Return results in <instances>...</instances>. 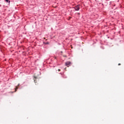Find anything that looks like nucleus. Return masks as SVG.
Returning <instances> with one entry per match:
<instances>
[{
    "instance_id": "nucleus-1",
    "label": "nucleus",
    "mask_w": 124,
    "mask_h": 124,
    "mask_svg": "<svg viewBox=\"0 0 124 124\" xmlns=\"http://www.w3.org/2000/svg\"><path fill=\"white\" fill-rule=\"evenodd\" d=\"M74 9H75L76 11H79L80 10V6L79 5H77L74 7Z\"/></svg>"
},
{
    "instance_id": "nucleus-2",
    "label": "nucleus",
    "mask_w": 124,
    "mask_h": 124,
    "mask_svg": "<svg viewBox=\"0 0 124 124\" xmlns=\"http://www.w3.org/2000/svg\"><path fill=\"white\" fill-rule=\"evenodd\" d=\"M71 64V62H67L65 63V66H67V65H70Z\"/></svg>"
},
{
    "instance_id": "nucleus-3",
    "label": "nucleus",
    "mask_w": 124,
    "mask_h": 124,
    "mask_svg": "<svg viewBox=\"0 0 124 124\" xmlns=\"http://www.w3.org/2000/svg\"><path fill=\"white\" fill-rule=\"evenodd\" d=\"M44 44H45V45H49V42H46V43L44 42Z\"/></svg>"
},
{
    "instance_id": "nucleus-4",
    "label": "nucleus",
    "mask_w": 124,
    "mask_h": 124,
    "mask_svg": "<svg viewBox=\"0 0 124 124\" xmlns=\"http://www.w3.org/2000/svg\"><path fill=\"white\" fill-rule=\"evenodd\" d=\"M17 90H18V87L16 86V88H15V92H16Z\"/></svg>"
},
{
    "instance_id": "nucleus-5",
    "label": "nucleus",
    "mask_w": 124,
    "mask_h": 124,
    "mask_svg": "<svg viewBox=\"0 0 124 124\" xmlns=\"http://www.w3.org/2000/svg\"><path fill=\"white\" fill-rule=\"evenodd\" d=\"M5 1H6V2H10L9 0H5Z\"/></svg>"
},
{
    "instance_id": "nucleus-6",
    "label": "nucleus",
    "mask_w": 124,
    "mask_h": 124,
    "mask_svg": "<svg viewBox=\"0 0 124 124\" xmlns=\"http://www.w3.org/2000/svg\"><path fill=\"white\" fill-rule=\"evenodd\" d=\"M34 83H37V81L36 79H34Z\"/></svg>"
},
{
    "instance_id": "nucleus-7",
    "label": "nucleus",
    "mask_w": 124,
    "mask_h": 124,
    "mask_svg": "<svg viewBox=\"0 0 124 124\" xmlns=\"http://www.w3.org/2000/svg\"><path fill=\"white\" fill-rule=\"evenodd\" d=\"M34 79H37V78L36 77H34Z\"/></svg>"
},
{
    "instance_id": "nucleus-8",
    "label": "nucleus",
    "mask_w": 124,
    "mask_h": 124,
    "mask_svg": "<svg viewBox=\"0 0 124 124\" xmlns=\"http://www.w3.org/2000/svg\"><path fill=\"white\" fill-rule=\"evenodd\" d=\"M58 71H61V69H59Z\"/></svg>"
},
{
    "instance_id": "nucleus-9",
    "label": "nucleus",
    "mask_w": 124,
    "mask_h": 124,
    "mask_svg": "<svg viewBox=\"0 0 124 124\" xmlns=\"http://www.w3.org/2000/svg\"><path fill=\"white\" fill-rule=\"evenodd\" d=\"M118 65H121V63H119V64H118Z\"/></svg>"
},
{
    "instance_id": "nucleus-10",
    "label": "nucleus",
    "mask_w": 124,
    "mask_h": 124,
    "mask_svg": "<svg viewBox=\"0 0 124 124\" xmlns=\"http://www.w3.org/2000/svg\"><path fill=\"white\" fill-rule=\"evenodd\" d=\"M78 14H80V13H78Z\"/></svg>"
},
{
    "instance_id": "nucleus-11",
    "label": "nucleus",
    "mask_w": 124,
    "mask_h": 124,
    "mask_svg": "<svg viewBox=\"0 0 124 124\" xmlns=\"http://www.w3.org/2000/svg\"><path fill=\"white\" fill-rule=\"evenodd\" d=\"M44 39H45V38H44Z\"/></svg>"
}]
</instances>
